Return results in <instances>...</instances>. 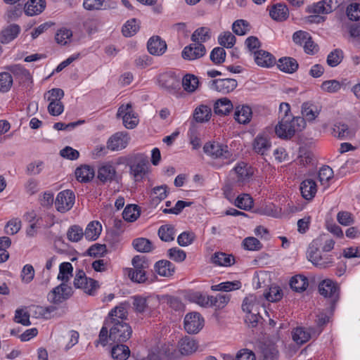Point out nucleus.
Returning a JSON list of instances; mask_svg holds the SVG:
<instances>
[{
    "instance_id": "e433bc0d",
    "label": "nucleus",
    "mask_w": 360,
    "mask_h": 360,
    "mask_svg": "<svg viewBox=\"0 0 360 360\" xmlns=\"http://www.w3.org/2000/svg\"><path fill=\"white\" fill-rule=\"evenodd\" d=\"M188 299L191 302L198 304L203 307H211V296L203 294L200 292H191L188 294Z\"/></svg>"
},
{
    "instance_id": "052dcab7",
    "label": "nucleus",
    "mask_w": 360,
    "mask_h": 360,
    "mask_svg": "<svg viewBox=\"0 0 360 360\" xmlns=\"http://www.w3.org/2000/svg\"><path fill=\"white\" fill-rule=\"evenodd\" d=\"M343 58V51L341 49H336L328 54L327 63L330 67H336L342 62Z\"/></svg>"
},
{
    "instance_id": "f257e3e1",
    "label": "nucleus",
    "mask_w": 360,
    "mask_h": 360,
    "mask_svg": "<svg viewBox=\"0 0 360 360\" xmlns=\"http://www.w3.org/2000/svg\"><path fill=\"white\" fill-rule=\"evenodd\" d=\"M305 127V120L302 117H282L275 127V133L281 139H290Z\"/></svg>"
},
{
    "instance_id": "39448f33",
    "label": "nucleus",
    "mask_w": 360,
    "mask_h": 360,
    "mask_svg": "<svg viewBox=\"0 0 360 360\" xmlns=\"http://www.w3.org/2000/svg\"><path fill=\"white\" fill-rule=\"evenodd\" d=\"M322 238H317L311 243L308 249V257L309 261L316 266L320 269H324L330 266L333 262L332 255H321L319 250Z\"/></svg>"
},
{
    "instance_id": "3c124183",
    "label": "nucleus",
    "mask_w": 360,
    "mask_h": 360,
    "mask_svg": "<svg viewBox=\"0 0 360 360\" xmlns=\"http://www.w3.org/2000/svg\"><path fill=\"white\" fill-rule=\"evenodd\" d=\"M22 13V7L20 4L10 6L4 15V18L7 22L16 20Z\"/></svg>"
},
{
    "instance_id": "2eb2a0df",
    "label": "nucleus",
    "mask_w": 360,
    "mask_h": 360,
    "mask_svg": "<svg viewBox=\"0 0 360 360\" xmlns=\"http://www.w3.org/2000/svg\"><path fill=\"white\" fill-rule=\"evenodd\" d=\"M205 53L206 49L203 44L194 42L184 49L181 56L185 60H192L202 57Z\"/></svg>"
},
{
    "instance_id": "de8ad7c7",
    "label": "nucleus",
    "mask_w": 360,
    "mask_h": 360,
    "mask_svg": "<svg viewBox=\"0 0 360 360\" xmlns=\"http://www.w3.org/2000/svg\"><path fill=\"white\" fill-rule=\"evenodd\" d=\"M140 213V209L138 205H128L122 212V217L125 221L133 222L139 218Z\"/></svg>"
},
{
    "instance_id": "cd10ccee",
    "label": "nucleus",
    "mask_w": 360,
    "mask_h": 360,
    "mask_svg": "<svg viewBox=\"0 0 360 360\" xmlns=\"http://www.w3.org/2000/svg\"><path fill=\"white\" fill-rule=\"evenodd\" d=\"M46 7L45 0H29L24 10L26 15L32 16L41 13Z\"/></svg>"
},
{
    "instance_id": "338daca9",
    "label": "nucleus",
    "mask_w": 360,
    "mask_h": 360,
    "mask_svg": "<svg viewBox=\"0 0 360 360\" xmlns=\"http://www.w3.org/2000/svg\"><path fill=\"white\" fill-rule=\"evenodd\" d=\"M210 58L215 65L221 64L225 61L226 51L222 47H216L211 51Z\"/></svg>"
},
{
    "instance_id": "473e14b6",
    "label": "nucleus",
    "mask_w": 360,
    "mask_h": 360,
    "mask_svg": "<svg viewBox=\"0 0 360 360\" xmlns=\"http://www.w3.org/2000/svg\"><path fill=\"white\" fill-rule=\"evenodd\" d=\"M252 114V109L249 106H238L234 112V118L240 124H247L250 121Z\"/></svg>"
},
{
    "instance_id": "13d9d810",
    "label": "nucleus",
    "mask_w": 360,
    "mask_h": 360,
    "mask_svg": "<svg viewBox=\"0 0 360 360\" xmlns=\"http://www.w3.org/2000/svg\"><path fill=\"white\" fill-rule=\"evenodd\" d=\"M211 307H214L215 309H221L224 308L230 301V295H229L218 294L215 297L211 296Z\"/></svg>"
},
{
    "instance_id": "4c0bfd02",
    "label": "nucleus",
    "mask_w": 360,
    "mask_h": 360,
    "mask_svg": "<svg viewBox=\"0 0 360 360\" xmlns=\"http://www.w3.org/2000/svg\"><path fill=\"white\" fill-rule=\"evenodd\" d=\"M308 279L306 276L298 274L292 276L290 281V288L296 292H303L308 287Z\"/></svg>"
},
{
    "instance_id": "69168bd1",
    "label": "nucleus",
    "mask_w": 360,
    "mask_h": 360,
    "mask_svg": "<svg viewBox=\"0 0 360 360\" xmlns=\"http://www.w3.org/2000/svg\"><path fill=\"white\" fill-rule=\"evenodd\" d=\"M13 84V77L11 73L3 72L0 73V91L8 92Z\"/></svg>"
},
{
    "instance_id": "1a4fd4ad",
    "label": "nucleus",
    "mask_w": 360,
    "mask_h": 360,
    "mask_svg": "<svg viewBox=\"0 0 360 360\" xmlns=\"http://www.w3.org/2000/svg\"><path fill=\"white\" fill-rule=\"evenodd\" d=\"M72 293V287L68 283H62L48 294V300L54 304H58L68 300Z\"/></svg>"
},
{
    "instance_id": "7c9ffc66",
    "label": "nucleus",
    "mask_w": 360,
    "mask_h": 360,
    "mask_svg": "<svg viewBox=\"0 0 360 360\" xmlns=\"http://www.w3.org/2000/svg\"><path fill=\"white\" fill-rule=\"evenodd\" d=\"M277 66L280 70L292 74L297 71L299 65L297 60L290 57H283L278 60Z\"/></svg>"
},
{
    "instance_id": "864d4df0",
    "label": "nucleus",
    "mask_w": 360,
    "mask_h": 360,
    "mask_svg": "<svg viewBox=\"0 0 360 360\" xmlns=\"http://www.w3.org/2000/svg\"><path fill=\"white\" fill-rule=\"evenodd\" d=\"M132 245L134 249L141 252H149L153 249L152 243L144 238L134 239Z\"/></svg>"
},
{
    "instance_id": "37998d69",
    "label": "nucleus",
    "mask_w": 360,
    "mask_h": 360,
    "mask_svg": "<svg viewBox=\"0 0 360 360\" xmlns=\"http://www.w3.org/2000/svg\"><path fill=\"white\" fill-rule=\"evenodd\" d=\"M6 69L22 82L29 81L31 78L30 72L20 65L7 66Z\"/></svg>"
},
{
    "instance_id": "4468645a",
    "label": "nucleus",
    "mask_w": 360,
    "mask_h": 360,
    "mask_svg": "<svg viewBox=\"0 0 360 360\" xmlns=\"http://www.w3.org/2000/svg\"><path fill=\"white\" fill-rule=\"evenodd\" d=\"M159 86L170 94L176 93L179 89L180 81L170 73H162L158 77Z\"/></svg>"
},
{
    "instance_id": "680f3d73",
    "label": "nucleus",
    "mask_w": 360,
    "mask_h": 360,
    "mask_svg": "<svg viewBox=\"0 0 360 360\" xmlns=\"http://www.w3.org/2000/svg\"><path fill=\"white\" fill-rule=\"evenodd\" d=\"M263 295L269 302H278L282 299L283 292L278 286H271Z\"/></svg>"
},
{
    "instance_id": "bf43d9fd",
    "label": "nucleus",
    "mask_w": 360,
    "mask_h": 360,
    "mask_svg": "<svg viewBox=\"0 0 360 360\" xmlns=\"http://www.w3.org/2000/svg\"><path fill=\"white\" fill-rule=\"evenodd\" d=\"M235 205L241 210H248L252 208L253 200L249 194H242L237 197Z\"/></svg>"
},
{
    "instance_id": "e2e57ef3",
    "label": "nucleus",
    "mask_w": 360,
    "mask_h": 360,
    "mask_svg": "<svg viewBox=\"0 0 360 360\" xmlns=\"http://www.w3.org/2000/svg\"><path fill=\"white\" fill-rule=\"evenodd\" d=\"M84 236L83 229L77 225L71 226L67 233V238L71 242H78Z\"/></svg>"
},
{
    "instance_id": "0e129e2a",
    "label": "nucleus",
    "mask_w": 360,
    "mask_h": 360,
    "mask_svg": "<svg viewBox=\"0 0 360 360\" xmlns=\"http://www.w3.org/2000/svg\"><path fill=\"white\" fill-rule=\"evenodd\" d=\"M342 84L336 79L324 81L321 85V89L322 91L330 94L338 92L340 90Z\"/></svg>"
},
{
    "instance_id": "6e6d98bb",
    "label": "nucleus",
    "mask_w": 360,
    "mask_h": 360,
    "mask_svg": "<svg viewBox=\"0 0 360 360\" xmlns=\"http://www.w3.org/2000/svg\"><path fill=\"white\" fill-rule=\"evenodd\" d=\"M139 29L136 18L127 21L122 28V32L124 37H130L134 35Z\"/></svg>"
},
{
    "instance_id": "2f4dec72",
    "label": "nucleus",
    "mask_w": 360,
    "mask_h": 360,
    "mask_svg": "<svg viewBox=\"0 0 360 360\" xmlns=\"http://www.w3.org/2000/svg\"><path fill=\"white\" fill-rule=\"evenodd\" d=\"M234 262L235 259L233 255L221 252H215L211 257V262L217 266H229Z\"/></svg>"
},
{
    "instance_id": "72a5a7b5",
    "label": "nucleus",
    "mask_w": 360,
    "mask_h": 360,
    "mask_svg": "<svg viewBox=\"0 0 360 360\" xmlns=\"http://www.w3.org/2000/svg\"><path fill=\"white\" fill-rule=\"evenodd\" d=\"M102 226L98 221L90 222L84 232V237L89 240H96L101 235Z\"/></svg>"
},
{
    "instance_id": "393cba45",
    "label": "nucleus",
    "mask_w": 360,
    "mask_h": 360,
    "mask_svg": "<svg viewBox=\"0 0 360 360\" xmlns=\"http://www.w3.org/2000/svg\"><path fill=\"white\" fill-rule=\"evenodd\" d=\"M255 61L261 67L269 68L276 63V58L269 52L259 50L255 52Z\"/></svg>"
},
{
    "instance_id": "4be33fe9",
    "label": "nucleus",
    "mask_w": 360,
    "mask_h": 360,
    "mask_svg": "<svg viewBox=\"0 0 360 360\" xmlns=\"http://www.w3.org/2000/svg\"><path fill=\"white\" fill-rule=\"evenodd\" d=\"M147 48L150 54L161 56L166 51L167 44L160 37L155 36L148 40Z\"/></svg>"
},
{
    "instance_id": "f8f14e48",
    "label": "nucleus",
    "mask_w": 360,
    "mask_h": 360,
    "mask_svg": "<svg viewBox=\"0 0 360 360\" xmlns=\"http://www.w3.org/2000/svg\"><path fill=\"white\" fill-rule=\"evenodd\" d=\"M319 291L321 295L330 298L333 302H337L339 299V286L330 279L322 281L319 285Z\"/></svg>"
},
{
    "instance_id": "ea45409f",
    "label": "nucleus",
    "mask_w": 360,
    "mask_h": 360,
    "mask_svg": "<svg viewBox=\"0 0 360 360\" xmlns=\"http://www.w3.org/2000/svg\"><path fill=\"white\" fill-rule=\"evenodd\" d=\"M269 15L274 20L282 21L288 17V9L286 6L278 4L271 7Z\"/></svg>"
},
{
    "instance_id": "603ef678",
    "label": "nucleus",
    "mask_w": 360,
    "mask_h": 360,
    "mask_svg": "<svg viewBox=\"0 0 360 360\" xmlns=\"http://www.w3.org/2000/svg\"><path fill=\"white\" fill-rule=\"evenodd\" d=\"M174 227L170 224L161 226L158 229L160 238L165 242H170L174 239Z\"/></svg>"
},
{
    "instance_id": "4d7b16f0",
    "label": "nucleus",
    "mask_w": 360,
    "mask_h": 360,
    "mask_svg": "<svg viewBox=\"0 0 360 360\" xmlns=\"http://www.w3.org/2000/svg\"><path fill=\"white\" fill-rule=\"evenodd\" d=\"M236 37L229 31L221 33L218 37L219 44L227 49L232 48L236 43Z\"/></svg>"
},
{
    "instance_id": "c03bdc74",
    "label": "nucleus",
    "mask_w": 360,
    "mask_h": 360,
    "mask_svg": "<svg viewBox=\"0 0 360 360\" xmlns=\"http://www.w3.org/2000/svg\"><path fill=\"white\" fill-rule=\"evenodd\" d=\"M278 349L274 344H264L261 347L259 360H275L278 356Z\"/></svg>"
},
{
    "instance_id": "8fccbe9b",
    "label": "nucleus",
    "mask_w": 360,
    "mask_h": 360,
    "mask_svg": "<svg viewBox=\"0 0 360 360\" xmlns=\"http://www.w3.org/2000/svg\"><path fill=\"white\" fill-rule=\"evenodd\" d=\"M199 81L197 77L188 74L182 79L184 89L189 93L194 92L198 86Z\"/></svg>"
},
{
    "instance_id": "774afa93",
    "label": "nucleus",
    "mask_w": 360,
    "mask_h": 360,
    "mask_svg": "<svg viewBox=\"0 0 360 360\" xmlns=\"http://www.w3.org/2000/svg\"><path fill=\"white\" fill-rule=\"evenodd\" d=\"M232 30L237 35H245L250 30L249 23L245 20H237L232 25Z\"/></svg>"
},
{
    "instance_id": "c9c22d12",
    "label": "nucleus",
    "mask_w": 360,
    "mask_h": 360,
    "mask_svg": "<svg viewBox=\"0 0 360 360\" xmlns=\"http://www.w3.org/2000/svg\"><path fill=\"white\" fill-rule=\"evenodd\" d=\"M231 101L227 98L217 100L214 105V112L219 115H226L233 109Z\"/></svg>"
},
{
    "instance_id": "7ed1b4c3",
    "label": "nucleus",
    "mask_w": 360,
    "mask_h": 360,
    "mask_svg": "<svg viewBox=\"0 0 360 360\" xmlns=\"http://www.w3.org/2000/svg\"><path fill=\"white\" fill-rule=\"evenodd\" d=\"M205 154L213 159H220L224 165H229L236 160V155L229 149L226 145L218 142H208L203 146Z\"/></svg>"
},
{
    "instance_id": "dca6fc26",
    "label": "nucleus",
    "mask_w": 360,
    "mask_h": 360,
    "mask_svg": "<svg viewBox=\"0 0 360 360\" xmlns=\"http://www.w3.org/2000/svg\"><path fill=\"white\" fill-rule=\"evenodd\" d=\"M83 6L88 11L113 10L117 8V3L112 0H84Z\"/></svg>"
},
{
    "instance_id": "49530a36",
    "label": "nucleus",
    "mask_w": 360,
    "mask_h": 360,
    "mask_svg": "<svg viewBox=\"0 0 360 360\" xmlns=\"http://www.w3.org/2000/svg\"><path fill=\"white\" fill-rule=\"evenodd\" d=\"M211 37L210 29L206 27L198 28L191 35V40L195 43H202L209 40Z\"/></svg>"
},
{
    "instance_id": "20e7f679",
    "label": "nucleus",
    "mask_w": 360,
    "mask_h": 360,
    "mask_svg": "<svg viewBox=\"0 0 360 360\" xmlns=\"http://www.w3.org/2000/svg\"><path fill=\"white\" fill-rule=\"evenodd\" d=\"M110 321V324H106L109 326V339L113 342L121 343L127 342L132 335V329L129 323L125 321Z\"/></svg>"
},
{
    "instance_id": "5701e85b",
    "label": "nucleus",
    "mask_w": 360,
    "mask_h": 360,
    "mask_svg": "<svg viewBox=\"0 0 360 360\" xmlns=\"http://www.w3.org/2000/svg\"><path fill=\"white\" fill-rule=\"evenodd\" d=\"M127 302L120 303L118 306L113 308L108 314V319L105 321V324H110V321L113 318L115 321H124L127 318Z\"/></svg>"
},
{
    "instance_id": "c756f323",
    "label": "nucleus",
    "mask_w": 360,
    "mask_h": 360,
    "mask_svg": "<svg viewBox=\"0 0 360 360\" xmlns=\"http://www.w3.org/2000/svg\"><path fill=\"white\" fill-rule=\"evenodd\" d=\"M75 174L77 181L86 183L94 178L95 172L92 167L84 165L77 167L75 169Z\"/></svg>"
},
{
    "instance_id": "0eeeda50",
    "label": "nucleus",
    "mask_w": 360,
    "mask_h": 360,
    "mask_svg": "<svg viewBox=\"0 0 360 360\" xmlns=\"http://www.w3.org/2000/svg\"><path fill=\"white\" fill-rule=\"evenodd\" d=\"M134 271H130L129 276L131 281L137 283H143L146 280L145 269L149 266L144 256L136 255L132 259Z\"/></svg>"
},
{
    "instance_id": "9d476101",
    "label": "nucleus",
    "mask_w": 360,
    "mask_h": 360,
    "mask_svg": "<svg viewBox=\"0 0 360 360\" xmlns=\"http://www.w3.org/2000/svg\"><path fill=\"white\" fill-rule=\"evenodd\" d=\"M75 194L70 190H65L60 192L57 195L55 201L56 210L61 213L69 211L75 203Z\"/></svg>"
},
{
    "instance_id": "58836bf2",
    "label": "nucleus",
    "mask_w": 360,
    "mask_h": 360,
    "mask_svg": "<svg viewBox=\"0 0 360 360\" xmlns=\"http://www.w3.org/2000/svg\"><path fill=\"white\" fill-rule=\"evenodd\" d=\"M197 348L196 342L191 338L186 337L181 340L178 351L183 355H189L195 352Z\"/></svg>"
},
{
    "instance_id": "412c9836",
    "label": "nucleus",
    "mask_w": 360,
    "mask_h": 360,
    "mask_svg": "<svg viewBox=\"0 0 360 360\" xmlns=\"http://www.w3.org/2000/svg\"><path fill=\"white\" fill-rule=\"evenodd\" d=\"M117 177V172L115 167L110 164L105 163L98 169V179L103 184L112 182Z\"/></svg>"
},
{
    "instance_id": "aec40b11",
    "label": "nucleus",
    "mask_w": 360,
    "mask_h": 360,
    "mask_svg": "<svg viewBox=\"0 0 360 360\" xmlns=\"http://www.w3.org/2000/svg\"><path fill=\"white\" fill-rule=\"evenodd\" d=\"M271 147V143L267 135L258 134L254 139L252 148L254 151L261 155H266Z\"/></svg>"
},
{
    "instance_id": "09e8293b",
    "label": "nucleus",
    "mask_w": 360,
    "mask_h": 360,
    "mask_svg": "<svg viewBox=\"0 0 360 360\" xmlns=\"http://www.w3.org/2000/svg\"><path fill=\"white\" fill-rule=\"evenodd\" d=\"M73 268L70 262H63L59 266V274L57 278L62 283H67L70 278L72 276Z\"/></svg>"
},
{
    "instance_id": "6ab92c4d",
    "label": "nucleus",
    "mask_w": 360,
    "mask_h": 360,
    "mask_svg": "<svg viewBox=\"0 0 360 360\" xmlns=\"http://www.w3.org/2000/svg\"><path fill=\"white\" fill-rule=\"evenodd\" d=\"M234 171L237 175V181L240 184L249 182L254 173L252 168L243 162L238 163Z\"/></svg>"
},
{
    "instance_id": "f3484780",
    "label": "nucleus",
    "mask_w": 360,
    "mask_h": 360,
    "mask_svg": "<svg viewBox=\"0 0 360 360\" xmlns=\"http://www.w3.org/2000/svg\"><path fill=\"white\" fill-rule=\"evenodd\" d=\"M238 86L234 79H217L212 81L211 88L221 94H229L233 91Z\"/></svg>"
},
{
    "instance_id": "a211bd4d",
    "label": "nucleus",
    "mask_w": 360,
    "mask_h": 360,
    "mask_svg": "<svg viewBox=\"0 0 360 360\" xmlns=\"http://www.w3.org/2000/svg\"><path fill=\"white\" fill-rule=\"evenodd\" d=\"M129 137L127 134L117 132L112 135L107 142V148L115 151L124 149L129 142Z\"/></svg>"
},
{
    "instance_id": "423d86ee",
    "label": "nucleus",
    "mask_w": 360,
    "mask_h": 360,
    "mask_svg": "<svg viewBox=\"0 0 360 360\" xmlns=\"http://www.w3.org/2000/svg\"><path fill=\"white\" fill-rule=\"evenodd\" d=\"M152 360H176L179 357V351L169 343H164L150 349Z\"/></svg>"
},
{
    "instance_id": "c85d7f7f",
    "label": "nucleus",
    "mask_w": 360,
    "mask_h": 360,
    "mask_svg": "<svg viewBox=\"0 0 360 360\" xmlns=\"http://www.w3.org/2000/svg\"><path fill=\"white\" fill-rule=\"evenodd\" d=\"M300 189L302 196L309 200L314 198L316 193V184L312 179H306L301 183Z\"/></svg>"
},
{
    "instance_id": "5fc2aeb1",
    "label": "nucleus",
    "mask_w": 360,
    "mask_h": 360,
    "mask_svg": "<svg viewBox=\"0 0 360 360\" xmlns=\"http://www.w3.org/2000/svg\"><path fill=\"white\" fill-rule=\"evenodd\" d=\"M310 338V333L304 328H297L292 332V339L297 344L302 345L309 341Z\"/></svg>"
},
{
    "instance_id": "a19ab883",
    "label": "nucleus",
    "mask_w": 360,
    "mask_h": 360,
    "mask_svg": "<svg viewBox=\"0 0 360 360\" xmlns=\"http://www.w3.org/2000/svg\"><path fill=\"white\" fill-rule=\"evenodd\" d=\"M130 356L129 348L123 344H117L111 349V356L115 360H127Z\"/></svg>"
},
{
    "instance_id": "a878e982",
    "label": "nucleus",
    "mask_w": 360,
    "mask_h": 360,
    "mask_svg": "<svg viewBox=\"0 0 360 360\" xmlns=\"http://www.w3.org/2000/svg\"><path fill=\"white\" fill-rule=\"evenodd\" d=\"M212 116L211 108L207 105L201 104L195 108L193 113L195 122L204 123L208 122Z\"/></svg>"
},
{
    "instance_id": "bb28decb",
    "label": "nucleus",
    "mask_w": 360,
    "mask_h": 360,
    "mask_svg": "<svg viewBox=\"0 0 360 360\" xmlns=\"http://www.w3.org/2000/svg\"><path fill=\"white\" fill-rule=\"evenodd\" d=\"M154 269L160 276L169 277L174 274L175 271V266L171 262L162 259L155 264Z\"/></svg>"
},
{
    "instance_id": "9b49d317",
    "label": "nucleus",
    "mask_w": 360,
    "mask_h": 360,
    "mask_svg": "<svg viewBox=\"0 0 360 360\" xmlns=\"http://www.w3.org/2000/svg\"><path fill=\"white\" fill-rule=\"evenodd\" d=\"M204 319L198 312H191L184 318V328L188 333H198L203 327Z\"/></svg>"
},
{
    "instance_id": "f03ea898",
    "label": "nucleus",
    "mask_w": 360,
    "mask_h": 360,
    "mask_svg": "<svg viewBox=\"0 0 360 360\" xmlns=\"http://www.w3.org/2000/svg\"><path fill=\"white\" fill-rule=\"evenodd\" d=\"M127 165L129 167L130 175L136 183L141 182L149 172L148 157L141 153L129 157Z\"/></svg>"
},
{
    "instance_id": "f704fd0d",
    "label": "nucleus",
    "mask_w": 360,
    "mask_h": 360,
    "mask_svg": "<svg viewBox=\"0 0 360 360\" xmlns=\"http://www.w3.org/2000/svg\"><path fill=\"white\" fill-rule=\"evenodd\" d=\"M20 27L16 24H12L5 28L1 34V42L8 44L17 37L20 33Z\"/></svg>"
},
{
    "instance_id": "a18cd8bd",
    "label": "nucleus",
    "mask_w": 360,
    "mask_h": 360,
    "mask_svg": "<svg viewBox=\"0 0 360 360\" xmlns=\"http://www.w3.org/2000/svg\"><path fill=\"white\" fill-rule=\"evenodd\" d=\"M320 110L312 103H304L302 106V117L308 121H313L319 115Z\"/></svg>"
},
{
    "instance_id": "ddd939ff",
    "label": "nucleus",
    "mask_w": 360,
    "mask_h": 360,
    "mask_svg": "<svg viewBox=\"0 0 360 360\" xmlns=\"http://www.w3.org/2000/svg\"><path fill=\"white\" fill-rule=\"evenodd\" d=\"M117 117L122 116L123 124L127 129H134L139 123V120L131 109V105H121L117 113Z\"/></svg>"
},
{
    "instance_id": "79ce46f5",
    "label": "nucleus",
    "mask_w": 360,
    "mask_h": 360,
    "mask_svg": "<svg viewBox=\"0 0 360 360\" xmlns=\"http://www.w3.org/2000/svg\"><path fill=\"white\" fill-rule=\"evenodd\" d=\"M332 134L340 139H349L352 136L348 126L340 122L335 123L332 128Z\"/></svg>"
},
{
    "instance_id": "6e6552de",
    "label": "nucleus",
    "mask_w": 360,
    "mask_h": 360,
    "mask_svg": "<svg viewBox=\"0 0 360 360\" xmlns=\"http://www.w3.org/2000/svg\"><path fill=\"white\" fill-rule=\"evenodd\" d=\"M74 286L76 288L83 289L89 295H93L98 288V281L88 278L83 270H78L74 279Z\"/></svg>"
},
{
    "instance_id": "b1692460",
    "label": "nucleus",
    "mask_w": 360,
    "mask_h": 360,
    "mask_svg": "<svg viewBox=\"0 0 360 360\" xmlns=\"http://www.w3.org/2000/svg\"><path fill=\"white\" fill-rule=\"evenodd\" d=\"M262 307V297H257L256 295L250 294L243 302L242 309L245 312H257Z\"/></svg>"
}]
</instances>
